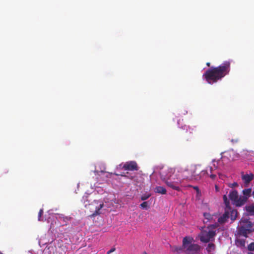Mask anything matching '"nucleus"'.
<instances>
[{
  "label": "nucleus",
  "instance_id": "e433bc0d",
  "mask_svg": "<svg viewBox=\"0 0 254 254\" xmlns=\"http://www.w3.org/2000/svg\"><path fill=\"white\" fill-rule=\"evenodd\" d=\"M215 189L217 190H218V187L217 186H215Z\"/></svg>",
  "mask_w": 254,
  "mask_h": 254
},
{
  "label": "nucleus",
  "instance_id": "c756f323",
  "mask_svg": "<svg viewBox=\"0 0 254 254\" xmlns=\"http://www.w3.org/2000/svg\"><path fill=\"white\" fill-rule=\"evenodd\" d=\"M115 251V248H113L112 249H111L110 251H109L108 252H107V254H110V253H111L112 252H114Z\"/></svg>",
  "mask_w": 254,
  "mask_h": 254
},
{
  "label": "nucleus",
  "instance_id": "6e6552de",
  "mask_svg": "<svg viewBox=\"0 0 254 254\" xmlns=\"http://www.w3.org/2000/svg\"><path fill=\"white\" fill-rule=\"evenodd\" d=\"M192 129L189 127L187 126L184 127V129L181 130V134L185 140L189 141L192 138Z\"/></svg>",
  "mask_w": 254,
  "mask_h": 254
},
{
  "label": "nucleus",
  "instance_id": "c9c22d12",
  "mask_svg": "<svg viewBox=\"0 0 254 254\" xmlns=\"http://www.w3.org/2000/svg\"><path fill=\"white\" fill-rule=\"evenodd\" d=\"M248 254H254V252H249Z\"/></svg>",
  "mask_w": 254,
  "mask_h": 254
},
{
  "label": "nucleus",
  "instance_id": "4468645a",
  "mask_svg": "<svg viewBox=\"0 0 254 254\" xmlns=\"http://www.w3.org/2000/svg\"><path fill=\"white\" fill-rule=\"evenodd\" d=\"M215 245L213 243H209L206 250L208 253H213L215 250Z\"/></svg>",
  "mask_w": 254,
  "mask_h": 254
},
{
  "label": "nucleus",
  "instance_id": "2eb2a0df",
  "mask_svg": "<svg viewBox=\"0 0 254 254\" xmlns=\"http://www.w3.org/2000/svg\"><path fill=\"white\" fill-rule=\"evenodd\" d=\"M103 206H104V204L103 203L100 204L99 205L98 207H96V210H95V212L93 213L92 214L91 216V217H95V216L100 214V210L103 207Z\"/></svg>",
  "mask_w": 254,
  "mask_h": 254
},
{
  "label": "nucleus",
  "instance_id": "5701e85b",
  "mask_svg": "<svg viewBox=\"0 0 254 254\" xmlns=\"http://www.w3.org/2000/svg\"><path fill=\"white\" fill-rule=\"evenodd\" d=\"M43 209H41L39 210V212L38 213V220L39 221H41V216L43 215Z\"/></svg>",
  "mask_w": 254,
  "mask_h": 254
},
{
  "label": "nucleus",
  "instance_id": "c85d7f7f",
  "mask_svg": "<svg viewBox=\"0 0 254 254\" xmlns=\"http://www.w3.org/2000/svg\"><path fill=\"white\" fill-rule=\"evenodd\" d=\"M216 177V175L215 174H211V175H210V177L212 179H215Z\"/></svg>",
  "mask_w": 254,
  "mask_h": 254
},
{
  "label": "nucleus",
  "instance_id": "aec40b11",
  "mask_svg": "<svg viewBox=\"0 0 254 254\" xmlns=\"http://www.w3.org/2000/svg\"><path fill=\"white\" fill-rule=\"evenodd\" d=\"M203 216L205 217V218L207 219L208 220H210L212 218V216L211 215V214L208 213H203Z\"/></svg>",
  "mask_w": 254,
  "mask_h": 254
},
{
  "label": "nucleus",
  "instance_id": "f8f14e48",
  "mask_svg": "<svg viewBox=\"0 0 254 254\" xmlns=\"http://www.w3.org/2000/svg\"><path fill=\"white\" fill-rule=\"evenodd\" d=\"M229 196L230 199L235 202L239 196L238 191L236 190L231 191L229 194Z\"/></svg>",
  "mask_w": 254,
  "mask_h": 254
},
{
  "label": "nucleus",
  "instance_id": "473e14b6",
  "mask_svg": "<svg viewBox=\"0 0 254 254\" xmlns=\"http://www.w3.org/2000/svg\"><path fill=\"white\" fill-rule=\"evenodd\" d=\"M194 189L197 190H198V188L197 187H194Z\"/></svg>",
  "mask_w": 254,
  "mask_h": 254
},
{
  "label": "nucleus",
  "instance_id": "4be33fe9",
  "mask_svg": "<svg viewBox=\"0 0 254 254\" xmlns=\"http://www.w3.org/2000/svg\"><path fill=\"white\" fill-rule=\"evenodd\" d=\"M237 243L240 245L241 246H245V241L244 240H237Z\"/></svg>",
  "mask_w": 254,
  "mask_h": 254
},
{
  "label": "nucleus",
  "instance_id": "f257e3e1",
  "mask_svg": "<svg viewBox=\"0 0 254 254\" xmlns=\"http://www.w3.org/2000/svg\"><path fill=\"white\" fill-rule=\"evenodd\" d=\"M230 64L229 61H225L218 66L211 67L204 72L203 77L209 84L216 82L229 74Z\"/></svg>",
  "mask_w": 254,
  "mask_h": 254
},
{
  "label": "nucleus",
  "instance_id": "0eeeda50",
  "mask_svg": "<svg viewBox=\"0 0 254 254\" xmlns=\"http://www.w3.org/2000/svg\"><path fill=\"white\" fill-rule=\"evenodd\" d=\"M120 167L125 170L130 171H137L139 169L137 163L133 161L127 162L123 166L120 164Z\"/></svg>",
  "mask_w": 254,
  "mask_h": 254
},
{
  "label": "nucleus",
  "instance_id": "7ed1b4c3",
  "mask_svg": "<svg viewBox=\"0 0 254 254\" xmlns=\"http://www.w3.org/2000/svg\"><path fill=\"white\" fill-rule=\"evenodd\" d=\"M200 165H195L190 169L186 170L182 176V180H199L201 179L200 176Z\"/></svg>",
  "mask_w": 254,
  "mask_h": 254
},
{
  "label": "nucleus",
  "instance_id": "6ab92c4d",
  "mask_svg": "<svg viewBox=\"0 0 254 254\" xmlns=\"http://www.w3.org/2000/svg\"><path fill=\"white\" fill-rule=\"evenodd\" d=\"M223 198L224 203H225L226 206L227 207L229 206L230 203H229V200L227 198L226 195H224L223 196Z\"/></svg>",
  "mask_w": 254,
  "mask_h": 254
},
{
  "label": "nucleus",
  "instance_id": "4c0bfd02",
  "mask_svg": "<svg viewBox=\"0 0 254 254\" xmlns=\"http://www.w3.org/2000/svg\"><path fill=\"white\" fill-rule=\"evenodd\" d=\"M252 194H253V197L254 198V191H253V193Z\"/></svg>",
  "mask_w": 254,
  "mask_h": 254
},
{
  "label": "nucleus",
  "instance_id": "f03ea898",
  "mask_svg": "<svg viewBox=\"0 0 254 254\" xmlns=\"http://www.w3.org/2000/svg\"><path fill=\"white\" fill-rule=\"evenodd\" d=\"M175 169L174 168H163L160 172L161 179L165 183L166 185L170 188L179 191L180 188L179 185L181 183L180 178L176 177L174 175Z\"/></svg>",
  "mask_w": 254,
  "mask_h": 254
},
{
  "label": "nucleus",
  "instance_id": "58836bf2",
  "mask_svg": "<svg viewBox=\"0 0 254 254\" xmlns=\"http://www.w3.org/2000/svg\"><path fill=\"white\" fill-rule=\"evenodd\" d=\"M143 254H147L145 252L143 253Z\"/></svg>",
  "mask_w": 254,
  "mask_h": 254
},
{
  "label": "nucleus",
  "instance_id": "a211bd4d",
  "mask_svg": "<svg viewBox=\"0 0 254 254\" xmlns=\"http://www.w3.org/2000/svg\"><path fill=\"white\" fill-rule=\"evenodd\" d=\"M231 215V220L233 221L235 220L237 216V211L236 210H232Z\"/></svg>",
  "mask_w": 254,
  "mask_h": 254
},
{
  "label": "nucleus",
  "instance_id": "f704fd0d",
  "mask_svg": "<svg viewBox=\"0 0 254 254\" xmlns=\"http://www.w3.org/2000/svg\"><path fill=\"white\" fill-rule=\"evenodd\" d=\"M210 63H206V65H207L208 66H210Z\"/></svg>",
  "mask_w": 254,
  "mask_h": 254
},
{
  "label": "nucleus",
  "instance_id": "9d476101",
  "mask_svg": "<svg viewBox=\"0 0 254 254\" xmlns=\"http://www.w3.org/2000/svg\"><path fill=\"white\" fill-rule=\"evenodd\" d=\"M229 217V212L226 211L224 213L218 218V222L220 224H223L227 221Z\"/></svg>",
  "mask_w": 254,
  "mask_h": 254
},
{
  "label": "nucleus",
  "instance_id": "393cba45",
  "mask_svg": "<svg viewBox=\"0 0 254 254\" xmlns=\"http://www.w3.org/2000/svg\"><path fill=\"white\" fill-rule=\"evenodd\" d=\"M199 174H200V176L201 178L203 176H204L206 174H207L208 173H207L206 170H201L200 169V173H199Z\"/></svg>",
  "mask_w": 254,
  "mask_h": 254
},
{
  "label": "nucleus",
  "instance_id": "ddd939ff",
  "mask_svg": "<svg viewBox=\"0 0 254 254\" xmlns=\"http://www.w3.org/2000/svg\"><path fill=\"white\" fill-rule=\"evenodd\" d=\"M154 191L155 192L161 193V194H166V190L165 188L161 186H158L156 187Z\"/></svg>",
  "mask_w": 254,
  "mask_h": 254
},
{
  "label": "nucleus",
  "instance_id": "f3484780",
  "mask_svg": "<svg viewBox=\"0 0 254 254\" xmlns=\"http://www.w3.org/2000/svg\"><path fill=\"white\" fill-rule=\"evenodd\" d=\"M251 192H252L251 189H244L243 190V193L244 194L243 196H247L248 198V197L250 196Z\"/></svg>",
  "mask_w": 254,
  "mask_h": 254
},
{
  "label": "nucleus",
  "instance_id": "1a4fd4ad",
  "mask_svg": "<svg viewBox=\"0 0 254 254\" xmlns=\"http://www.w3.org/2000/svg\"><path fill=\"white\" fill-rule=\"evenodd\" d=\"M248 197L245 196H240L238 197L237 199L235 201V204L238 207L243 205L247 201Z\"/></svg>",
  "mask_w": 254,
  "mask_h": 254
},
{
  "label": "nucleus",
  "instance_id": "39448f33",
  "mask_svg": "<svg viewBox=\"0 0 254 254\" xmlns=\"http://www.w3.org/2000/svg\"><path fill=\"white\" fill-rule=\"evenodd\" d=\"M241 223H243V225H241L238 230V234L239 236H244L246 238L248 237V234L250 233L251 228L252 227V223L251 221L247 220L244 221H242Z\"/></svg>",
  "mask_w": 254,
  "mask_h": 254
},
{
  "label": "nucleus",
  "instance_id": "dca6fc26",
  "mask_svg": "<svg viewBox=\"0 0 254 254\" xmlns=\"http://www.w3.org/2000/svg\"><path fill=\"white\" fill-rule=\"evenodd\" d=\"M246 210L248 212L250 215H254V205H251L246 206Z\"/></svg>",
  "mask_w": 254,
  "mask_h": 254
},
{
  "label": "nucleus",
  "instance_id": "72a5a7b5",
  "mask_svg": "<svg viewBox=\"0 0 254 254\" xmlns=\"http://www.w3.org/2000/svg\"><path fill=\"white\" fill-rule=\"evenodd\" d=\"M212 170H213L212 167H210V172H212Z\"/></svg>",
  "mask_w": 254,
  "mask_h": 254
},
{
  "label": "nucleus",
  "instance_id": "cd10ccee",
  "mask_svg": "<svg viewBox=\"0 0 254 254\" xmlns=\"http://www.w3.org/2000/svg\"><path fill=\"white\" fill-rule=\"evenodd\" d=\"M149 195L148 196H141V200H145L147 199L149 197Z\"/></svg>",
  "mask_w": 254,
  "mask_h": 254
},
{
  "label": "nucleus",
  "instance_id": "7c9ffc66",
  "mask_svg": "<svg viewBox=\"0 0 254 254\" xmlns=\"http://www.w3.org/2000/svg\"><path fill=\"white\" fill-rule=\"evenodd\" d=\"M115 175H116V176H119V175H121V176L126 177V175H123V174H119L115 173Z\"/></svg>",
  "mask_w": 254,
  "mask_h": 254
},
{
  "label": "nucleus",
  "instance_id": "bb28decb",
  "mask_svg": "<svg viewBox=\"0 0 254 254\" xmlns=\"http://www.w3.org/2000/svg\"><path fill=\"white\" fill-rule=\"evenodd\" d=\"M231 141L232 143H237V142H238L239 141V138H235V139H232L231 140Z\"/></svg>",
  "mask_w": 254,
  "mask_h": 254
},
{
  "label": "nucleus",
  "instance_id": "20e7f679",
  "mask_svg": "<svg viewBox=\"0 0 254 254\" xmlns=\"http://www.w3.org/2000/svg\"><path fill=\"white\" fill-rule=\"evenodd\" d=\"M193 240L191 237H185L183 240V248L187 254H199L200 246L196 244H192Z\"/></svg>",
  "mask_w": 254,
  "mask_h": 254
},
{
  "label": "nucleus",
  "instance_id": "a19ab883",
  "mask_svg": "<svg viewBox=\"0 0 254 254\" xmlns=\"http://www.w3.org/2000/svg\"><path fill=\"white\" fill-rule=\"evenodd\" d=\"M0 254H3L2 253H1V252H0Z\"/></svg>",
  "mask_w": 254,
  "mask_h": 254
},
{
  "label": "nucleus",
  "instance_id": "412c9836",
  "mask_svg": "<svg viewBox=\"0 0 254 254\" xmlns=\"http://www.w3.org/2000/svg\"><path fill=\"white\" fill-rule=\"evenodd\" d=\"M248 249L250 251H254V242L251 243L248 246Z\"/></svg>",
  "mask_w": 254,
  "mask_h": 254
},
{
  "label": "nucleus",
  "instance_id": "9b49d317",
  "mask_svg": "<svg viewBox=\"0 0 254 254\" xmlns=\"http://www.w3.org/2000/svg\"><path fill=\"white\" fill-rule=\"evenodd\" d=\"M254 176V175L251 173L243 175L242 178L245 184H249L253 179Z\"/></svg>",
  "mask_w": 254,
  "mask_h": 254
},
{
  "label": "nucleus",
  "instance_id": "2f4dec72",
  "mask_svg": "<svg viewBox=\"0 0 254 254\" xmlns=\"http://www.w3.org/2000/svg\"><path fill=\"white\" fill-rule=\"evenodd\" d=\"M232 186L233 187H236V186H238V184L237 183H234L233 184H232Z\"/></svg>",
  "mask_w": 254,
  "mask_h": 254
},
{
  "label": "nucleus",
  "instance_id": "ea45409f",
  "mask_svg": "<svg viewBox=\"0 0 254 254\" xmlns=\"http://www.w3.org/2000/svg\"><path fill=\"white\" fill-rule=\"evenodd\" d=\"M208 254H214L213 253H208Z\"/></svg>",
  "mask_w": 254,
  "mask_h": 254
},
{
  "label": "nucleus",
  "instance_id": "b1692460",
  "mask_svg": "<svg viewBox=\"0 0 254 254\" xmlns=\"http://www.w3.org/2000/svg\"><path fill=\"white\" fill-rule=\"evenodd\" d=\"M147 205H148V203L146 201H144V202H143L140 205V207L142 208H146L147 207Z\"/></svg>",
  "mask_w": 254,
  "mask_h": 254
},
{
  "label": "nucleus",
  "instance_id": "423d86ee",
  "mask_svg": "<svg viewBox=\"0 0 254 254\" xmlns=\"http://www.w3.org/2000/svg\"><path fill=\"white\" fill-rule=\"evenodd\" d=\"M215 235V231L210 230L208 228L207 230H203L201 232L200 240L203 243H208L214 240Z\"/></svg>",
  "mask_w": 254,
  "mask_h": 254
},
{
  "label": "nucleus",
  "instance_id": "a878e982",
  "mask_svg": "<svg viewBox=\"0 0 254 254\" xmlns=\"http://www.w3.org/2000/svg\"><path fill=\"white\" fill-rule=\"evenodd\" d=\"M212 162H213V167H214V168L215 169H217V167H218V166H217L218 163V161H216L215 160H213L212 161Z\"/></svg>",
  "mask_w": 254,
  "mask_h": 254
}]
</instances>
